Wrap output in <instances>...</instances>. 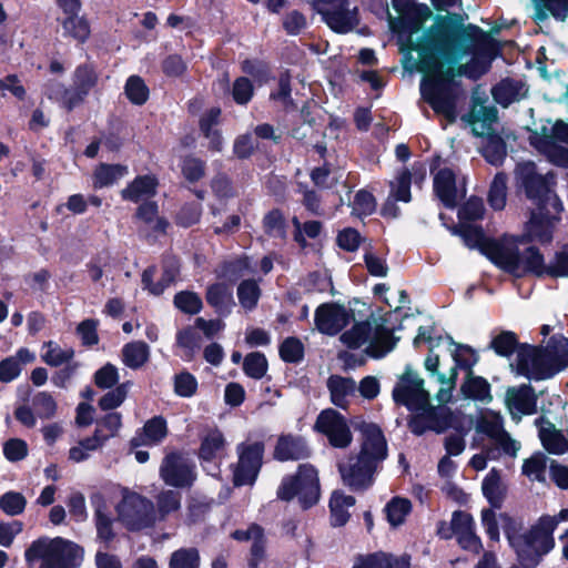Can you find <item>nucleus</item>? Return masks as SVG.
Instances as JSON below:
<instances>
[{
  "instance_id": "12",
  "label": "nucleus",
  "mask_w": 568,
  "mask_h": 568,
  "mask_svg": "<svg viewBox=\"0 0 568 568\" xmlns=\"http://www.w3.org/2000/svg\"><path fill=\"white\" fill-rule=\"evenodd\" d=\"M237 463L233 466L235 486L253 485L263 464L264 444L262 442L241 443L236 447Z\"/></svg>"
},
{
  "instance_id": "42",
  "label": "nucleus",
  "mask_w": 568,
  "mask_h": 568,
  "mask_svg": "<svg viewBox=\"0 0 568 568\" xmlns=\"http://www.w3.org/2000/svg\"><path fill=\"white\" fill-rule=\"evenodd\" d=\"M447 339L449 341L450 346H453V348L450 349V354L455 362L454 367H456V369L457 368L465 369L467 372V374H471L473 367L478 362L477 353L471 347H469L467 345H463V344H458V343L454 342L450 336H448Z\"/></svg>"
},
{
  "instance_id": "23",
  "label": "nucleus",
  "mask_w": 568,
  "mask_h": 568,
  "mask_svg": "<svg viewBox=\"0 0 568 568\" xmlns=\"http://www.w3.org/2000/svg\"><path fill=\"white\" fill-rule=\"evenodd\" d=\"M505 404L513 418L520 419L523 415L536 413L537 397L531 386L520 385L507 389Z\"/></svg>"
},
{
  "instance_id": "30",
  "label": "nucleus",
  "mask_w": 568,
  "mask_h": 568,
  "mask_svg": "<svg viewBox=\"0 0 568 568\" xmlns=\"http://www.w3.org/2000/svg\"><path fill=\"white\" fill-rule=\"evenodd\" d=\"M434 190L439 200L447 206L454 207L458 201V190L454 172L444 168L434 178Z\"/></svg>"
},
{
  "instance_id": "18",
  "label": "nucleus",
  "mask_w": 568,
  "mask_h": 568,
  "mask_svg": "<svg viewBox=\"0 0 568 568\" xmlns=\"http://www.w3.org/2000/svg\"><path fill=\"white\" fill-rule=\"evenodd\" d=\"M353 314L344 305L335 303H325L315 311L316 328L326 335H336L351 321Z\"/></svg>"
},
{
  "instance_id": "34",
  "label": "nucleus",
  "mask_w": 568,
  "mask_h": 568,
  "mask_svg": "<svg viewBox=\"0 0 568 568\" xmlns=\"http://www.w3.org/2000/svg\"><path fill=\"white\" fill-rule=\"evenodd\" d=\"M168 434L166 422L161 416L149 419L141 433L136 434L131 440L133 446L156 445L162 442Z\"/></svg>"
},
{
  "instance_id": "62",
  "label": "nucleus",
  "mask_w": 568,
  "mask_h": 568,
  "mask_svg": "<svg viewBox=\"0 0 568 568\" xmlns=\"http://www.w3.org/2000/svg\"><path fill=\"white\" fill-rule=\"evenodd\" d=\"M128 395V386L126 384H121L108 392L105 395L101 397L99 400V406L102 410H111L119 407Z\"/></svg>"
},
{
  "instance_id": "19",
  "label": "nucleus",
  "mask_w": 568,
  "mask_h": 568,
  "mask_svg": "<svg viewBox=\"0 0 568 568\" xmlns=\"http://www.w3.org/2000/svg\"><path fill=\"white\" fill-rule=\"evenodd\" d=\"M530 143L546 154L550 162L568 166V149L555 143V123L547 121L530 135Z\"/></svg>"
},
{
  "instance_id": "3",
  "label": "nucleus",
  "mask_w": 568,
  "mask_h": 568,
  "mask_svg": "<svg viewBox=\"0 0 568 568\" xmlns=\"http://www.w3.org/2000/svg\"><path fill=\"white\" fill-rule=\"evenodd\" d=\"M503 519L505 535L523 566H537L541 558L555 547L552 532L558 525V519L555 517H541L526 532L520 531V525L516 520L507 516Z\"/></svg>"
},
{
  "instance_id": "26",
  "label": "nucleus",
  "mask_w": 568,
  "mask_h": 568,
  "mask_svg": "<svg viewBox=\"0 0 568 568\" xmlns=\"http://www.w3.org/2000/svg\"><path fill=\"white\" fill-rule=\"evenodd\" d=\"M310 455L305 439L293 435L281 436L274 450V457L281 462L304 459Z\"/></svg>"
},
{
  "instance_id": "54",
  "label": "nucleus",
  "mask_w": 568,
  "mask_h": 568,
  "mask_svg": "<svg viewBox=\"0 0 568 568\" xmlns=\"http://www.w3.org/2000/svg\"><path fill=\"white\" fill-rule=\"evenodd\" d=\"M486 448H496L498 450V459L503 456H509L515 458L520 449V443L514 439L509 433L504 432L498 437L490 439L486 445Z\"/></svg>"
},
{
  "instance_id": "55",
  "label": "nucleus",
  "mask_w": 568,
  "mask_h": 568,
  "mask_svg": "<svg viewBox=\"0 0 568 568\" xmlns=\"http://www.w3.org/2000/svg\"><path fill=\"white\" fill-rule=\"evenodd\" d=\"M243 371L248 377L261 379L267 372L266 357L260 352L247 354L243 361Z\"/></svg>"
},
{
  "instance_id": "36",
  "label": "nucleus",
  "mask_w": 568,
  "mask_h": 568,
  "mask_svg": "<svg viewBox=\"0 0 568 568\" xmlns=\"http://www.w3.org/2000/svg\"><path fill=\"white\" fill-rule=\"evenodd\" d=\"M150 347L142 341H134L122 347V362L131 369H139L150 359Z\"/></svg>"
},
{
  "instance_id": "5",
  "label": "nucleus",
  "mask_w": 568,
  "mask_h": 568,
  "mask_svg": "<svg viewBox=\"0 0 568 568\" xmlns=\"http://www.w3.org/2000/svg\"><path fill=\"white\" fill-rule=\"evenodd\" d=\"M24 557L30 564L41 560L40 568H78L83 559V549L61 537H42L29 546Z\"/></svg>"
},
{
  "instance_id": "39",
  "label": "nucleus",
  "mask_w": 568,
  "mask_h": 568,
  "mask_svg": "<svg viewBox=\"0 0 568 568\" xmlns=\"http://www.w3.org/2000/svg\"><path fill=\"white\" fill-rule=\"evenodd\" d=\"M225 438L219 429H212L203 436L199 456L204 462L221 458L225 448Z\"/></svg>"
},
{
  "instance_id": "35",
  "label": "nucleus",
  "mask_w": 568,
  "mask_h": 568,
  "mask_svg": "<svg viewBox=\"0 0 568 568\" xmlns=\"http://www.w3.org/2000/svg\"><path fill=\"white\" fill-rule=\"evenodd\" d=\"M462 393L466 398L488 404L493 400L490 392V384L480 376H475L474 373L467 374L466 379L460 387Z\"/></svg>"
},
{
  "instance_id": "48",
  "label": "nucleus",
  "mask_w": 568,
  "mask_h": 568,
  "mask_svg": "<svg viewBox=\"0 0 568 568\" xmlns=\"http://www.w3.org/2000/svg\"><path fill=\"white\" fill-rule=\"evenodd\" d=\"M410 509L412 504L407 498L395 497L385 506L386 518L393 527H397L405 521Z\"/></svg>"
},
{
  "instance_id": "63",
  "label": "nucleus",
  "mask_w": 568,
  "mask_h": 568,
  "mask_svg": "<svg viewBox=\"0 0 568 568\" xmlns=\"http://www.w3.org/2000/svg\"><path fill=\"white\" fill-rule=\"evenodd\" d=\"M254 88L252 82L245 78H237L232 88V97L237 104H247L253 97Z\"/></svg>"
},
{
  "instance_id": "17",
  "label": "nucleus",
  "mask_w": 568,
  "mask_h": 568,
  "mask_svg": "<svg viewBox=\"0 0 568 568\" xmlns=\"http://www.w3.org/2000/svg\"><path fill=\"white\" fill-rule=\"evenodd\" d=\"M195 465L182 454H168L160 467V476L163 481L172 487L191 486L195 479Z\"/></svg>"
},
{
  "instance_id": "37",
  "label": "nucleus",
  "mask_w": 568,
  "mask_h": 568,
  "mask_svg": "<svg viewBox=\"0 0 568 568\" xmlns=\"http://www.w3.org/2000/svg\"><path fill=\"white\" fill-rule=\"evenodd\" d=\"M65 14L67 17L61 20L63 36L84 43L91 33L88 20L83 16H79V12Z\"/></svg>"
},
{
  "instance_id": "16",
  "label": "nucleus",
  "mask_w": 568,
  "mask_h": 568,
  "mask_svg": "<svg viewBox=\"0 0 568 568\" xmlns=\"http://www.w3.org/2000/svg\"><path fill=\"white\" fill-rule=\"evenodd\" d=\"M314 428L325 435L335 448H347L353 440V434L346 418L333 408L322 410Z\"/></svg>"
},
{
  "instance_id": "1",
  "label": "nucleus",
  "mask_w": 568,
  "mask_h": 568,
  "mask_svg": "<svg viewBox=\"0 0 568 568\" xmlns=\"http://www.w3.org/2000/svg\"><path fill=\"white\" fill-rule=\"evenodd\" d=\"M488 36L477 26H453L447 19H438L422 33L415 47L417 70L425 73L420 81L422 98L449 122L456 120L458 85L456 75L477 80L489 69L484 51Z\"/></svg>"
},
{
  "instance_id": "50",
  "label": "nucleus",
  "mask_w": 568,
  "mask_h": 568,
  "mask_svg": "<svg viewBox=\"0 0 568 568\" xmlns=\"http://www.w3.org/2000/svg\"><path fill=\"white\" fill-rule=\"evenodd\" d=\"M263 229L264 232L275 239H285L286 237V221L284 219L283 213L275 209L270 211L263 217Z\"/></svg>"
},
{
  "instance_id": "25",
  "label": "nucleus",
  "mask_w": 568,
  "mask_h": 568,
  "mask_svg": "<svg viewBox=\"0 0 568 568\" xmlns=\"http://www.w3.org/2000/svg\"><path fill=\"white\" fill-rule=\"evenodd\" d=\"M180 272V265L175 257H166L163 262V273L161 280L153 284L155 268L149 267L142 274L143 287L149 290L153 295H160L164 290L170 286L176 278Z\"/></svg>"
},
{
  "instance_id": "47",
  "label": "nucleus",
  "mask_w": 568,
  "mask_h": 568,
  "mask_svg": "<svg viewBox=\"0 0 568 568\" xmlns=\"http://www.w3.org/2000/svg\"><path fill=\"white\" fill-rule=\"evenodd\" d=\"M487 140L481 149L483 156L493 165H499L503 163L507 151L505 141L490 133L487 134Z\"/></svg>"
},
{
  "instance_id": "9",
  "label": "nucleus",
  "mask_w": 568,
  "mask_h": 568,
  "mask_svg": "<svg viewBox=\"0 0 568 568\" xmlns=\"http://www.w3.org/2000/svg\"><path fill=\"white\" fill-rule=\"evenodd\" d=\"M98 74L91 65H79L72 77V87L67 89L62 83L52 82L48 87L49 99L59 102L71 111L81 104L89 92L97 85Z\"/></svg>"
},
{
  "instance_id": "21",
  "label": "nucleus",
  "mask_w": 568,
  "mask_h": 568,
  "mask_svg": "<svg viewBox=\"0 0 568 568\" xmlns=\"http://www.w3.org/2000/svg\"><path fill=\"white\" fill-rule=\"evenodd\" d=\"M456 233L460 235L466 246L478 248L497 265L505 246V237L500 241L488 239L480 227L473 225H462Z\"/></svg>"
},
{
  "instance_id": "2",
  "label": "nucleus",
  "mask_w": 568,
  "mask_h": 568,
  "mask_svg": "<svg viewBox=\"0 0 568 568\" xmlns=\"http://www.w3.org/2000/svg\"><path fill=\"white\" fill-rule=\"evenodd\" d=\"M357 428L361 433L358 454L338 464L344 484L354 490L369 487L378 465L387 457V443L376 424L363 422Z\"/></svg>"
},
{
  "instance_id": "27",
  "label": "nucleus",
  "mask_w": 568,
  "mask_h": 568,
  "mask_svg": "<svg viewBox=\"0 0 568 568\" xmlns=\"http://www.w3.org/2000/svg\"><path fill=\"white\" fill-rule=\"evenodd\" d=\"M551 207L538 209L534 212L527 225V233L530 241L548 243L552 239L554 216Z\"/></svg>"
},
{
  "instance_id": "33",
  "label": "nucleus",
  "mask_w": 568,
  "mask_h": 568,
  "mask_svg": "<svg viewBox=\"0 0 568 568\" xmlns=\"http://www.w3.org/2000/svg\"><path fill=\"white\" fill-rule=\"evenodd\" d=\"M206 302L220 315H229L234 305L232 287L225 283H214L206 290Z\"/></svg>"
},
{
  "instance_id": "44",
  "label": "nucleus",
  "mask_w": 568,
  "mask_h": 568,
  "mask_svg": "<svg viewBox=\"0 0 568 568\" xmlns=\"http://www.w3.org/2000/svg\"><path fill=\"white\" fill-rule=\"evenodd\" d=\"M201 557L195 547H182L174 550L169 558V568H200Z\"/></svg>"
},
{
  "instance_id": "60",
  "label": "nucleus",
  "mask_w": 568,
  "mask_h": 568,
  "mask_svg": "<svg viewBox=\"0 0 568 568\" xmlns=\"http://www.w3.org/2000/svg\"><path fill=\"white\" fill-rule=\"evenodd\" d=\"M280 355L284 362L298 363L304 357V346L296 337H287L280 346Z\"/></svg>"
},
{
  "instance_id": "43",
  "label": "nucleus",
  "mask_w": 568,
  "mask_h": 568,
  "mask_svg": "<svg viewBox=\"0 0 568 568\" xmlns=\"http://www.w3.org/2000/svg\"><path fill=\"white\" fill-rule=\"evenodd\" d=\"M484 496L495 508L500 507L504 499V488L500 480L499 471L493 468L484 478L481 484Z\"/></svg>"
},
{
  "instance_id": "52",
  "label": "nucleus",
  "mask_w": 568,
  "mask_h": 568,
  "mask_svg": "<svg viewBox=\"0 0 568 568\" xmlns=\"http://www.w3.org/2000/svg\"><path fill=\"white\" fill-rule=\"evenodd\" d=\"M507 197V176L504 173L495 175L488 192V202L495 210H503Z\"/></svg>"
},
{
  "instance_id": "38",
  "label": "nucleus",
  "mask_w": 568,
  "mask_h": 568,
  "mask_svg": "<svg viewBox=\"0 0 568 568\" xmlns=\"http://www.w3.org/2000/svg\"><path fill=\"white\" fill-rule=\"evenodd\" d=\"M355 505V498L341 491H334L331 500V521L334 527L344 526L349 519L348 509Z\"/></svg>"
},
{
  "instance_id": "64",
  "label": "nucleus",
  "mask_w": 568,
  "mask_h": 568,
  "mask_svg": "<svg viewBox=\"0 0 568 568\" xmlns=\"http://www.w3.org/2000/svg\"><path fill=\"white\" fill-rule=\"evenodd\" d=\"M33 406L40 418H51L57 410V403L47 392H40L33 397Z\"/></svg>"
},
{
  "instance_id": "51",
  "label": "nucleus",
  "mask_w": 568,
  "mask_h": 568,
  "mask_svg": "<svg viewBox=\"0 0 568 568\" xmlns=\"http://www.w3.org/2000/svg\"><path fill=\"white\" fill-rule=\"evenodd\" d=\"M43 348L45 351L41 355L42 361L54 367L68 363L74 355L71 348L63 349L52 341L44 343Z\"/></svg>"
},
{
  "instance_id": "10",
  "label": "nucleus",
  "mask_w": 568,
  "mask_h": 568,
  "mask_svg": "<svg viewBox=\"0 0 568 568\" xmlns=\"http://www.w3.org/2000/svg\"><path fill=\"white\" fill-rule=\"evenodd\" d=\"M497 266L518 277L527 273L541 276L548 271V265L545 264L544 257L537 248L528 247L520 254L516 239L508 236H505V246Z\"/></svg>"
},
{
  "instance_id": "7",
  "label": "nucleus",
  "mask_w": 568,
  "mask_h": 568,
  "mask_svg": "<svg viewBox=\"0 0 568 568\" xmlns=\"http://www.w3.org/2000/svg\"><path fill=\"white\" fill-rule=\"evenodd\" d=\"M516 175L527 197L534 201L538 209L551 207L554 212L562 210V205L552 190L555 184L552 173L541 174L537 171L535 163L526 162L518 164Z\"/></svg>"
},
{
  "instance_id": "15",
  "label": "nucleus",
  "mask_w": 568,
  "mask_h": 568,
  "mask_svg": "<svg viewBox=\"0 0 568 568\" xmlns=\"http://www.w3.org/2000/svg\"><path fill=\"white\" fill-rule=\"evenodd\" d=\"M119 519L131 530L153 524V504L138 494L125 495L118 505Z\"/></svg>"
},
{
  "instance_id": "61",
  "label": "nucleus",
  "mask_w": 568,
  "mask_h": 568,
  "mask_svg": "<svg viewBox=\"0 0 568 568\" xmlns=\"http://www.w3.org/2000/svg\"><path fill=\"white\" fill-rule=\"evenodd\" d=\"M517 337L513 332H503L491 341V347L500 355L508 357L517 347Z\"/></svg>"
},
{
  "instance_id": "31",
  "label": "nucleus",
  "mask_w": 568,
  "mask_h": 568,
  "mask_svg": "<svg viewBox=\"0 0 568 568\" xmlns=\"http://www.w3.org/2000/svg\"><path fill=\"white\" fill-rule=\"evenodd\" d=\"M532 19L536 23H541L550 17L558 21L568 18V0H532Z\"/></svg>"
},
{
  "instance_id": "6",
  "label": "nucleus",
  "mask_w": 568,
  "mask_h": 568,
  "mask_svg": "<svg viewBox=\"0 0 568 568\" xmlns=\"http://www.w3.org/2000/svg\"><path fill=\"white\" fill-rule=\"evenodd\" d=\"M567 366L566 354L551 348L520 347L517 352L516 372L529 379L541 381L552 377Z\"/></svg>"
},
{
  "instance_id": "24",
  "label": "nucleus",
  "mask_w": 568,
  "mask_h": 568,
  "mask_svg": "<svg viewBox=\"0 0 568 568\" xmlns=\"http://www.w3.org/2000/svg\"><path fill=\"white\" fill-rule=\"evenodd\" d=\"M538 428V437L542 447L552 455L568 453V430L557 428L554 423L545 417L535 420Z\"/></svg>"
},
{
  "instance_id": "4",
  "label": "nucleus",
  "mask_w": 568,
  "mask_h": 568,
  "mask_svg": "<svg viewBox=\"0 0 568 568\" xmlns=\"http://www.w3.org/2000/svg\"><path fill=\"white\" fill-rule=\"evenodd\" d=\"M339 339L348 348L366 346V353L375 358L385 356L396 345L392 329L385 325L382 317L375 316L354 324L351 329L341 335Z\"/></svg>"
},
{
  "instance_id": "20",
  "label": "nucleus",
  "mask_w": 568,
  "mask_h": 568,
  "mask_svg": "<svg viewBox=\"0 0 568 568\" xmlns=\"http://www.w3.org/2000/svg\"><path fill=\"white\" fill-rule=\"evenodd\" d=\"M413 412L414 415L408 420V427L417 436L425 434L427 430L440 434L449 426L443 409L432 406L430 400L424 407H418Z\"/></svg>"
},
{
  "instance_id": "29",
  "label": "nucleus",
  "mask_w": 568,
  "mask_h": 568,
  "mask_svg": "<svg viewBox=\"0 0 568 568\" xmlns=\"http://www.w3.org/2000/svg\"><path fill=\"white\" fill-rule=\"evenodd\" d=\"M527 93V85L521 81L513 79H505L500 81L491 90L494 100L504 108L526 98Z\"/></svg>"
},
{
  "instance_id": "11",
  "label": "nucleus",
  "mask_w": 568,
  "mask_h": 568,
  "mask_svg": "<svg viewBox=\"0 0 568 568\" xmlns=\"http://www.w3.org/2000/svg\"><path fill=\"white\" fill-rule=\"evenodd\" d=\"M392 4L398 16L392 17L388 14L390 30L398 34L403 51L406 50L408 53L416 52L415 47L422 36L415 40L414 34L419 32L423 22L419 18L415 17L416 9L413 0H392Z\"/></svg>"
},
{
  "instance_id": "40",
  "label": "nucleus",
  "mask_w": 568,
  "mask_h": 568,
  "mask_svg": "<svg viewBox=\"0 0 568 568\" xmlns=\"http://www.w3.org/2000/svg\"><path fill=\"white\" fill-rule=\"evenodd\" d=\"M128 166L122 164H100L93 174L94 189L110 186L128 174Z\"/></svg>"
},
{
  "instance_id": "59",
  "label": "nucleus",
  "mask_w": 568,
  "mask_h": 568,
  "mask_svg": "<svg viewBox=\"0 0 568 568\" xmlns=\"http://www.w3.org/2000/svg\"><path fill=\"white\" fill-rule=\"evenodd\" d=\"M410 183L412 174L408 170H404L398 173L395 181L390 182V197H393L395 201L409 202Z\"/></svg>"
},
{
  "instance_id": "32",
  "label": "nucleus",
  "mask_w": 568,
  "mask_h": 568,
  "mask_svg": "<svg viewBox=\"0 0 568 568\" xmlns=\"http://www.w3.org/2000/svg\"><path fill=\"white\" fill-rule=\"evenodd\" d=\"M156 186L158 180L153 175L138 176L121 191V196L123 200L138 203L155 195Z\"/></svg>"
},
{
  "instance_id": "8",
  "label": "nucleus",
  "mask_w": 568,
  "mask_h": 568,
  "mask_svg": "<svg viewBox=\"0 0 568 568\" xmlns=\"http://www.w3.org/2000/svg\"><path fill=\"white\" fill-rule=\"evenodd\" d=\"M320 479L317 469L311 464H301L295 475L285 476L277 489V497L288 501L297 497L304 509L320 499Z\"/></svg>"
},
{
  "instance_id": "41",
  "label": "nucleus",
  "mask_w": 568,
  "mask_h": 568,
  "mask_svg": "<svg viewBox=\"0 0 568 568\" xmlns=\"http://www.w3.org/2000/svg\"><path fill=\"white\" fill-rule=\"evenodd\" d=\"M497 109L490 105H479L474 108L470 113V124L476 135H486L490 126L497 120Z\"/></svg>"
},
{
  "instance_id": "13",
  "label": "nucleus",
  "mask_w": 568,
  "mask_h": 568,
  "mask_svg": "<svg viewBox=\"0 0 568 568\" xmlns=\"http://www.w3.org/2000/svg\"><path fill=\"white\" fill-rule=\"evenodd\" d=\"M393 398L395 403L415 410L428 404L430 393L424 387V379L418 373L407 365L393 389Z\"/></svg>"
},
{
  "instance_id": "14",
  "label": "nucleus",
  "mask_w": 568,
  "mask_h": 568,
  "mask_svg": "<svg viewBox=\"0 0 568 568\" xmlns=\"http://www.w3.org/2000/svg\"><path fill=\"white\" fill-rule=\"evenodd\" d=\"M323 21L334 31L347 33L358 24V9L349 0H314Z\"/></svg>"
},
{
  "instance_id": "58",
  "label": "nucleus",
  "mask_w": 568,
  "mask_h": 568,
  "mask_svg": "<svg viewBox=\"0 0 568 568\" xmlns=\"http://www.w3.org/2000/svg\"><path fill=\"white\" fill-rule=\"evenodd\" d=\"M548 457L544 453H536L523 464V474L529 478L545 480V470Z\"/></svg>"
},
{
  "instance_id": "28",
  "label": "nucleus",
  "mask_w": 568,
  "mask_h": 568,
  "mask_svg": "<svg viewBox=\"0 0 568 568\" xmlns=\"http://www.w3.org/2000/svg\"><path fill=\"white\" fill-rule=\"evenodd\" d=\"M326 385L331 402L339 408H347L349 398L355 395L357 389L355 381L349 377L332 375L328 377Z\"/></svg>"
},
{
  "instance_id": "22",
  "label": "nucleus",
  "mask_w": 568,
  "mask_h": 568,
  "mask_svg": "<svg viewBox=\"0 0 568 568\" xmlns=\"http://www.w3.org/2000/svg\"><path fill=\"white\" fill-rule=\"evenodd\" d=\"M438 367L439 356L434 354L430 349L429 355L425 359V368L429 373V376L439 385V388L435 394L436 399L440 404H446L450 402L453 397V390L456 387L458 372H456V367H452L448 374H444L438 371Z\"/></svg>"
},
{
  "instance_id": "57",
  "label": "nucleus",
  "mask_w": 568,
  "mask_h": 568,
  "mask_svg": "<svg viewBox=\"0 0 568 568\" xmlns=\"http://www.w3.org/2000/svg\"><path fill=\"white\" fill-rule=\"evenodd\" d=\"M174 305L185 314H197L203 307V303L199 294L190 291H182L175 294Z\"/></svg>"
},
{
  "instance_id": "53",
  "label": "nucleus",
  "mask_w": 568,
  "mask_h": 568,
  "mask_svg": "<svg viewBox=\"0 0 568 568\" xmlns=\"http://www.w3.org/2000/svg\"><path fill=\"white\" fill-rule=\"evenodd\" d=\"M124 92L126 98L136 105L144 104L149 99V89L143 79L139 75H131L125 83Z\"/></svg>"
},
{
  "instance_id": "49",
  "label": "nucleus",
  "mask_w": 568,
  "mask_h": 568,
  "mask_svg": "<svg viewBox=\"0 0 568 568\" xmlns=\"http://www.w3.org/2000/svg\"><path fill=\"white\" fill-rule=\"evenodd\" d=\"M136 217L155 232H164L168 226V222L159 217L155 202H146L140 205L136 211Z\"/></svg>"
},
{
  "instance_id": "56",
  "label": "nucleus",
  "mask_w": 568,
  "mask_h": 568,
  "mask_svg": "<svg viewBox=\"0 0 568 568\" xmlns=\"http://www.w3.org/2000/svg\"><path fill=\"white\" fill-rule=\"evenodd\" d=\"M27 506L26 497L18 491H7L0 496V509L8 516L22 514Z\"/></svg>"
},
{
  "instance_id": "46",
  "label": "nucleus",
  "mask_w": 568,
  "mask_h": 568,
  "mask_svg": "<svg viewBox=\"0 0 568 568\" xmlns=\"http://www.w3.org/2000/svg\"><path fill=\"white\" fill-rule=\"evenodd\" d=\"M261 297V288L254 280H245L237 286V298L245 311H253Z\"/></svg>"
},
{
  "instance_id": "45",
  "label": "nucleus",
  "mask_w": 568,
  "mask_h": 568,
  "mask_svg": "<svg viewBox=\"0 0 568 568\" xmlns=\"http://www.w3.org/2000/svg\"><path fill=\"white\" fill-rule=\"evenodd\" d=\"M476 432L485 434L489 440L498 437L506 432L503 416L496 412H487L477 422Z\"/></svg>"
}]
</instances>
